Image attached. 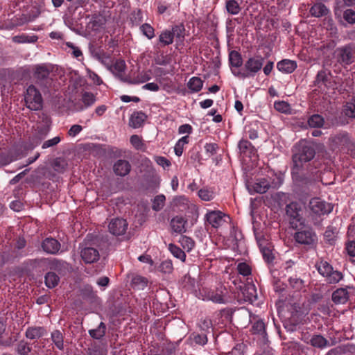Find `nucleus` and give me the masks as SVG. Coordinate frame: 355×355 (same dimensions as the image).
Masks as SVG:
<instances>
[{
  "label": "nucleus",
  "instance_id": "obj_25",
  "mask_svg": "<svg viewBox=\"0 0 355 355\" xmlns=\"http://www.w3.org/2000/svg\"><path fill=\"white\" fill-rule=\"evenodd\" d=\"M147 116L142 112H137L133 113L130 119L129 124L134 128H138L146 119Z\"/></svg>",
  "mask_w": 355,
  "mask_h": 355
},
{
  "label": "nucleus",
  "instance_id": "obj_27",
  "mask_svg": "<svg viewBox=\"0 0 355 355\" xmlns=\"http://www.w3.org/2000/svg\"><path fill=\"white\" fill-rule=\"evenodd\" d=\"M348 298V292L345 288L337 289L332 294V300L336 304H345Z\"/></svg>",
  "mask_w": 355,
  "mask_h": 355
},
{
  "label": "nucleus",
  "instance_id": "obj_46",
  "mask_svg": "<svg viewBox=\"0 0 355 355\" xmlns=\"http://www.w3.org/2000/svg\"><path fill=\"white\" fill-rule=\"evenodd\" d=\"M166 200L165 196L161 194L157 196L153 200L152 208L155 211H159L161 210L164 205Z\"/></svg>",
  "mask_w": 355,
  "mask_h": 355
},
{
  "label": "nucleus",
  "instance_id": "obj_1",
  "mask_svg": "<svg viewBox=\"0 0 355 355\" xmlns=\"http://www.w3.org/2000/svg\"><path fill=\"white\" fill-rule=\"evenodd\" d=\"M332 146L350 154L355 158V142L346 132H339L330 138Z\"/></svg>",
  "mask_w": 355,
  "mask_h": 355
},
{
  "label": "nucleus",
  "instance_id": "obj_56",
  "mask_svg": "<svg viewBox=\"0 0 355 355\" xmlns=\"http://www.w3.org/2000/svg\"><path fill=\"white\" fill-rule=\"evenodd\" d=\"M205 150L206 153L208 155L209 157L213 156L214 155L216 154L217 150L218 149V146L215 143H207L205 145Z\"/></svg>",
  "mask_w": 355,
  "mask_h": 355
},
{
  "label": "nucleus",
  "instance_id": "obj_15",
  "mask_svg": "<svg viewBox=\"0 0 355 355\" xmlns=\"http://www.w3.org/2000/svg\"><path fill=\"white\" fill-rule=\"evenodd\" d=\"M111 72L123 82H128V77L125 76L126 65L123 60H116L112 65L109 67Z\"/></svg>",
  "mask_w": 355,
  "mask_h": 355
},
{
  "label": "nucleus",
  "instance_id": "obj_59",
  "mask_svg": "<svg viewBox=\"0 0 355 355\" xmlns=\"http://www.w3.org/2000/svg\"><path fill=\"white\" fill-rule=\"evenodd\" d=\"M239 149L241 154H245L252 147V144L248 140L242 139L239 143Z\"/></svg>",
  "mask_w": 355,
  "mask_h": 355
},
{
  "label": "nucleus",
  "instance_id": "obj_34",
  "mask_svg": "<svg viewBox=\"0 0 355 355\" xmlns=\"http://www.w3.org/2000/svg\"><path fill=\"white\" fill-rule=\"evenodd\" d=\"M203 85V82L198 77H192L188 82L187 86L193 92H199Z\"/></svg>",
  "mask_w": 355,
  "mask_h": 355
},
{
  "label": "nucleus",
  "instance_id": "obj_19",
  "mask_svg": "<svg viewBox=\"0 0 355 355\" xmlns=\"http://www.w3.org/2000/svg\"><path fill=\"white\" fill-rule=\"evenodd\" d=\"M42 249L48 254H55L60 248V243L53 238H46L42 244Z\"/></svg>",
  "mask_w": 355,
  "mask_h": 355
},
{
  "label": "nucleus",
  "instance_id": "obj_42",
  "mask_svg": "<svg viewBox=\"0 0 355 355\" xmlns=\"http://www.w3.org/2000/svg\"><path fill=\"white\" fill-rule=\"evenodd\" d=\"M344 114L350 118H355V97L344 106Z\"/></svg>",
  "mask_w": 355,
  "mask_h": 355
},
{
  "label": "nucleus",
  "instance_id": "obj_40",
  "mask_svg": "<svg viewBox=\"0 0 355 355\" xmlns=\"http://www.w3.org/2000/svg\"><path fill=\"white\" fill-rule=\"evenodd\" d=\"M168 249L175 257L180 259L182 262L185 261L186 254L182 249L173 244H170Z\"/></svg>",
  "mask_w": 355,
  "mask_h": 355
},
{
  "label": "nucleus",
  "instance_id": "obj_12",
  "mask_svg": "<svg viewBox=\"0 0 355 355\" xmlns=\"http://www.w3.org/2000/svg\"><path fill=\"white\" fill-rule=\"evenodd\" d=\"M276 184L271 181L270 178H261L256 180L252 185V189L256 193H264L268 191L270 187H276Z\"/></svg>",
  "mask_w": 355,
  "mask_h": 355
},
{
  "label": "nucleus",
  "instance_id": "obj_31",
  "mask_svg": "<svg viewBox=\"0 0 355 355\" xmlns=\"http://www.w3.org/2000/svg\"><path fill=\"white\" fill-rule=\"evenodd\" d=\"M312 346L318 348H324L329 345V341L320 335L313 336L309 342Z\"/></svg>",
  "mask_w": 355,
  "mask_h": 355
},
{
  "label": "nucleus",
  "instance_id": "obj_5",
  "mask_svg": "<svg viewBox=\"0 0 355 355\" xmlns=\"http://www.w3.org/2000/svg\"><path fill=\"white\" fill-rule=\"evenodd\" d=\"M286 212L293 228L297 229L304 224V220L302 216V211L300 205L297 202H293L288 204L286 206Z\"/></svg>",
  "mask_w": 355,
  "mask_h": 355
},
{
  "label": "nucleus",
  "instance_id": "obj_54",
  "mask_svg": "<svg viewBox=\"0 0 355 355\" xmlns=\"http://www.w3.org/2000/svg\"><path fill=\"white\" fill-rule=\"evenodd\" d=\"M237 270L239 274L243 276H248L251 274V268L248 264L242 262L239 263L237 266Z\"/></svg>",
  "mask_w": 355,
  "mask_h": 355
},
{
  "label": "nucleus",
  "instance_id": "obj_58",
  "mask_svg": "<svg viewBox=\"0 0 355 355\" xmlns=\"http://www.w3.org/2000/svg\"><path fill=\"white\" fill-rule=\"evenodd\" d=\"M343 18L349 24H355V11L352 9H347L344 11Z\"/></svg>",
  "mask_w": 355,
  "mask_h": 355
},
{
  "label": "nucleus",
  "instance_id": "obj_11",
  "mask_svg": "<svg viewBox=\"0 0 355 355\" xmlns=\"http://www.w3.org/2000/svg\"><path fill=\"white\" fill-rule=\"evenodd\" d=\"M108 228L110 232L113 235H123L128 228V223L123 218H116L110 222Z\"/></svg>",
  "mask_w": 355,
  "mask_h": 355
},
{
  "label": "nucleus",
  "instance_id": "obj_32",
  "mask_svg": "<svg viewBox=\"0 0 355 355\" xmlns=\"http://www.w3.org/2000/svg\"><path fill=\"white\" fill-rule=\"evenodd\" d=\"M52 166L57 173H63L67 170L68 164L65 159L58 157L53 160Z\"/></svg>",
  "mask_w": 355,
  "mask_h": 355
},
{
  "label": "nucleus",
  "instance_id": "obj_13",
  "mask_svg": "<svg viewBox=\"0 0 355 355\" xmlns=\"http://www.w3.org/2000/svg\"><path fill=\"white\" fill-rule=\"evenodd\" d=\"M316 235L311 230H304L295 234V241L301 244L311 245L316 241Z\"/></svg>",
  "mask_w": 355,
  "mask_h": 355
},
{
  "label": "nucleus",
  "instance_id": "obj_38",
  "mask_svg": "<svg viewBox=\"0 0 355 355\" xmlns=\"http://www.w3.org/2000/svg\"><path fill=\"white\" fill-rule=\"evenodd\" d=\"M49 75V70L45 65H37L35 67V76L38 80L46 79Z\"/></svg>",
  "mask_w": 355,
  "mask_h": 355
},
{
  "label": "nucleus",
  "instance_id": "obj_35",
  "mask_svg": "<svg viewBox=\"0 0 355 355\" xmlns=\"http://www.w3.org/2000/svg\"><path fill=\"white\" fill-rule=\"evenodd\" d=\"M229 60L230 64L234 67H239L243 64V60L241 54L236 51H232L229 55Z\"/></svg>",
  "mask_w": 355,
  "mask_h": 355
},
{
  "label": "nucleus",
  "instance_id": "obj_7",
  "mask_svg": "<svg viewBox=\"0 0 355 355\" xmlns=\"http://www.w3.org/2000/svg\"><path fill=\"white\" fill-rule=\"evenodd\" d=\"M309 207L311 212L317 216L328 214L333 210L331 204L327 203L319 198H312L309 201Z\"/></svg>",
  "mask_w": 355,
  "mask_h": 355
},
{
  "label": "nucleus",
  "instance_id": "obj_57",
  "mask_svg": "<svg viewBox=\"0 0 355 355\" xmlns=\"http://www.w3.org/2000/svg\"><path fill=\"white\" fill-rule=\"evenodd\" d=\"M60 141H61L60 137L56 136L51 139H48V140L45 141L42 144V148L43 149H46L48 148L53 147V146H56L58 144H59L60 142Z\"/></svg>",
  "mask_w": 355,
  "mask_h": 355
},
{
  "label": "nucleus",
  "instance_id": "obj_62",
  "mask_svg": "<svg viewBox=\"0 0 355 355\" xmlns=\"http://www.w3.org/2000/svg\"><path fill=\"white\" fill-rule=\"evenodd\" d=\"M83 130V128L80 125H73L70 129L68 131V135L70 137H74L77 135H78L81 130Z\"/></svg>",
  "mask_w": 355,
  "mask_h": 355
},
{
  "label": "nucleus",
  "instance_id": "obj_23",
  "mask_svg": "<svg viewBox=\"0 0 355 355\" xmlns=\"http://www.w3.org/2000/svg\"><path fill=\"white\" fill-rule=\"evenodd\" d=\"M310 14L315 17L326 16L329 13V10L322 3H316L310 8Z\"/></svg>",
  "mask_w": 355,
  "mask_h": 355
},
{
  "label": "nucleus",
  "instance_id": "obj_64",
  "mask_svg": "<svg viewBox=\"0 0 355 355\" xmlns=\"http://www.w3.org/2000/svg\"><path fill=\"white\" fill-rule=\"evenodd\" d=\"M347 254L351 257H355V241H349L346 245Z\"/></svg>",
  "mask_w": 355,
  "mask_h": 355
},
{
  "label": "nucleus",
  "instance_id": "obj_50",
  "mask_svg": "<svg viewBox=\"0 0 355 355\" xmlns=\"http://www.w3.org/2000/svg\"><path fill=\"white\" fill-rule=\"evenodd\" d=\"M107 349L102 345L94 346L88 349V355H107Z\"/></svg>",
  "mask_w": 355,
  "mask_h": 355
},
{
  "label": "nucleus",
  "instance_id": "obj_63",
  "mask_svg": "<svg viewBox=\"0 0 355 355\" xmlns=\"http://www.w3.org/2000/svg\"><path fill=\"white\" fill-rule=\"evenodd\" d=\"M130 143L137 149H140L142 146V142L140 137L136 135L131 136Z\"/></svg>",
  "mask_w": 355,
  "mask_h": 355
},
{
  "label": "nucleus",
  "instance_id": "obj_55",
  "mask_svg": "<svg viewBox=\"0 0 355 355\" xmlns=\"http://www.w3.org/2000/svg\"><path fill=\"white\" fill-rule=\"evenodd\" d=\"M245 291H246L247 297L252 300L257 297V289L254 284H249L245 286Z\"/></svg>",
  "mask_w": 355,
  "mask_h": 355
},
{
  "label": "nucleus",
  "instance_id": "obj_47",
  "mask_svg": "<svg viewBox=\"0 0 355 355\" xmlns=\"http://www.w3.org/2000/svg\"><path fill=\"white\" fill-rule=\"evenodd\" d=\"M140 30L148 39H152L155 37V30L153 27L147 23L141 26Z\"/></svg>",
  "mask_w": 355,
  "mask_h": 355
},
{
  "label": "nucleus",
  "instance_id": "obj_21",
  "mask_svg": "<svg viewBox=\"0 0 355 355\" xmlns=\"http://www.w3.org/2000/svg\"><path fill=\"white\" fill-rule=\"evenodd\" d=\"M277 68L282 73H291L297 68V63L295 61L285 59L277 62Z\"/></svg>",
  "mask_w": 355,
  "mask_h": 355
},
{
  "label": "nucleus",
  "instance_id": "obj_37",
  "mask_svg": "<svg viewBox=\"0 0 355 355\" xmlns=\"http://www.w3.org/2000/svg\"><path fill=\"white\" fill-rule=\"evenodd\" d=\"M159 42L164 46L171 44L173 42V38L171 31H162L159 36Z\"/></svg>",
  "mask_w": 355,
  "mask_h": 355
},
{
  "label": "nucleus",
  "instance_id": "obj_18",
  "mask_svg": "<svg viewBox=\"0 0 355 355\" xmlns=\"http://www.w3.org/2000/svg\"><path fill=\"white\" fill-rule=\"evenodd\" d=\"M131 169V166L128 161L124 159L117 160L114 166L113 170L114 173L119 176L127 175Z\"/></svg>",
  "mask_w": 355,
  "mask_h": 355
},
{
  "label": "nucleus",
  "instance_id": "obj_26",
  "mask_svg": "<svg viewBox=\"0 0 355 355\" xmlns=\"http://www.w3.org/2000/svg\"><path fill=\"white\" fill-rule=\"evenodd\" d=\"M130 284L134 289L144 290L148 285V279L145 277L134 275L131 279Z\"/></svg>",
  "mask_w": 355,
  "mask_h": 355
},
{
  "label": "nucleus",
  "instance_id": "obj_14",
  "mask_svg": "<svg viewBox=\"0 0 355 355\" xmlns=\"http://www.w3.org/2000/svg\"><path fill=\"white\" fill-rule=\"evenodd\" d=\"M81 103L74 104V110L81 112L87 107L92 106L96 101V96L92 93L85 92L81 96Z\"/></svg>",
  "mask_w": 355,
  "mask_h": 355
},
{
  "label": "nucleus",
  "instance_id": "obj_45",
  "mask_svg": "<svg viewBox=\"0 0 355 355\" xmlns=\"http://www.w3.org/2000/svg\"><path fill=\"white\" fill-rule=\"evenodd\" d=\"M182 247L187 252L191 251L195 245L193 240L187 236H182L180 239Z\"/></svg>",
  "mask_w": 355,
  "mask_h": 355
},
{
  "label": "nucleus",
  "instance_id": "obj_10",
  "mask_svg": "<svg viewBox=\"0 0 355 355\" xmlns=\"http://www.w3.org/2000/svg\"><path fill=\"white\" fill-rule=\"evenodd\" d=\"M207 223L214 228H218L224 223H228L230 217L220 211H211L205 215Z\"/></svg>",
  "mask_w": 355,
  "mask_h": 355
},
{
  "label": "nucleus",
  "instance_id": "obj_60",
  "mask_svg": "<svg viewBox=\"0 0 355 355\" xmlns=\"http://www.w3.org/2000/svg\"><path fill=\"white\" fill-rule=\"evenodd\" d=\"M159 270L164 273H170L173 270V265L171 261H162L159 267Z\"/></svg>",
  "mask_w": 355,
  "mask_h": 355
},
{
  "label": "nucleus",
  "instance_id": "obj_29",
  "mask_svg": "<svg viewBox=\"0 0 355 355\" xmlns=\"http://www.w3.org/2000/svg\"><path fill=\"white\" fill-rule=\"evenodd\" d=\"M44 282L49 288H55L60 282V277L53 272H49L46 274Z\"/></svg>",
  "mask_w": 355,
  "mask_h": 355
},
{
  "label": "nucleus",
  "instance_id": "obj_4",
  "mask_svg": "<svg viewBox=\"0 0 355 355\" xmlns=\"http://www.w3.org/2000/svg\"><path fill=\"white\" fill-rule=\"evenodd\" d=\"M25 102L28 108L39 110L42 107V97L40 92L33 85H30L25 95Z\"/></svg>",
  "mask_w": 355,
  "mask_h": 355
},
{
  "label": "nucleus",
  "instance_id": "obj_30",
  "mask_svg": "<svg viewBox=\"0 0 355 355\" xmlns=\"http://www.w3.org/2000/svg\"><path fill=\"white\" fill-rule=\"evenodd\" d=\"M172 205L180 211H184L189 208V200L184 196H177L173 198Z\"/></svg>",
  "mask_w": 355,
  "mask_h": 355
},
{
  "label": "nucleus",
  "instance_id": "obj_43",
  "mask_svg": "<svg viewBox=\"0 0 355 355\" xmlns=\"http://www.w3.org/2000/svg\"><path fill=\"white\" fill-rule=\"evenodd\" d=\"M252 332L254 334L261 335L265 337L266 330L265 324L262 320H257L252 326Z\"/></svg>",
  "mask_w": 355,
  "mask_h": 355
},
{
  "label": "nucleus",
  "instance_id": "obj_52",
  "mask_svg": "<svg viewBox=\"0 0 355 355\" xmlns=\"http://www.w3.org/2000/svg\"><path fill=\"white\" fill-rule=\"evenodd\" d=\"M274 107L278 112L288 113L291 110L290 105L286 101H278L274 103Z\"/></svg>",
  "mask_w": 355,
  "mask_h": 355
},
{
  "label": "nucleus",
  "instance_id": "obj_20",
  "mask_svg": "<svg viewBox=\"0 0 355 355\" xmlns=\"http://www.w3.org/2000/svg\"><path fill=\"white\" fill-rule=\"evenodd\" d=\"M226 291L225 288H217L216 291H209L207 293V299L215 303L225 304Z\"/></svg>",
  "mask_w": 355,
  "mask_h": 355
},
{
  "label": "nucleus",
  "instance_id": "obj_6",
  "mask_svg": "<svg viewBox=\"0 0 355 355\" xmlns=\"http://www.w3.org/2000/svg\"><path fill=\"white\" fill-rule=\"evenodd\" d=\"M263 58L261 56H254L249 58L245 63V69L246 72H239L238 76L242 78H247L250 76H254L263 67Z\"/></svg>",
  "mask_w": 355,
  "mask_h": 355
},
{
  "label": "nucleus",
  "instance_id": "obj_17",
  "mask_svg": "<svg viewBox=\"0 0 355 355\" xmlns=\"http://www.w3.org/2000/svg\"><path fill=\"white\" fill-rule=\"evenodd\" d=\"M187 224V220L182 216H175L171 222L170 226L173 232L177 234H183L186 232V225Z\"/></svg>",
  "mask_w": 355,
  "mask_h": 355
},
{
  "label": "nucleus",
  "instance_id": "obj_9",
  "mask_svg": "<svg viewBox=\"0 0 355 355\" xmlns=\"http://www.w3.org/2000/svg\"><path fill=\"white\" fill-rule=\"evenodd\" d=\"M336 59L343 66L349 65L354 61V50L350 45L338 48L336 50Z\"/></svg>",
  "mask_w": 355,
  "mask_h": 355
},
{
  "label": "nucleus",
  "instance_id": "obj_28",
  "mask_svg": "<svg viewBox=\"0 0 355 355\" xmlns=\"http://www.w3.org/2000/svg\"><path fill=\"white\" fill-rule=\"evenodd\" d=\"M38 37L35 35H28L22 33L19 35H15L12 37V41L17 44H24V43H35L37 42Z\"/></svg>",
  "mask_w": 355,
  "mask_h": 355
},
{
  "label": "nucleus",
  "instance_id": "obj_2",
  "mask_svg": "<svg viewBox=\"0 0 355 355\" xmlns=\"http://www.w3.org/2000/svg\"><path fill=\"white\" fill-rule=\"evenodd\" d=\"M315 156L314 148L305 141L300 142L296 151L293 155V161L295 168H300L303 162L312 159Z\"/></svg>",
  "mask_w": 355,
  "mask_h": 355
},
{
  "label": "nucleus",
  "instance_id": "obj_36",
  "mask_svg": "<svg viewBox=\"0 0 355 355\" xmlns=\"http://www.w3.org/2000/svg\"><path fill=\"white\" fill-rule=\"evenodd\" d=\"M324 123L323 117L319 114H313L308 120V123L311 128H321Z\"/></svg>",
  "mask_w": 355,
  "mask_h": 355
},
{
  "label": "nucleus",
  "instance_id": "obj_51",
  "mask_svg": "<svg viewBox=\"0 0 355 355\" xmlns=\"http://www.w3.org/2000/svg\"><path fill=\"white\" fill-rule=\"evenodd\" d=\"M198 196L201 200L209 201L214 198V193L207 189H202L198 191Z\"/></svg>",
  "mask_w": 355,
  "mask_h": 355
},
{
  "label": "nucleus",
  "instance_id": "obj_41",
  "mask_svg": "<svg viewBox=\"0 0 355 355\" xmlns=\"http://www.w3.org/2000/svg\"><path fill=\"white\" fill-rule=\"evenodd\" d=\"M105 324L103 322H101L96 329L89 330V333L92 338L95 339H100L105 335Z\"/></svg>",
  "mask_w": 355,
  "mask_h": 355
},
{
  "label": "nucleus",
  "instance_id": "obj_49",
  "mask_svg": "<svg viewBox=\"0 0 355 355\" xmlns=\"http://www.w3.org/2000/svg\"><path fill=\"white\" fill-rule=\"evenodd\" d=\"M173 35V38H176L182 40L184 37V27L182 25H177L173 27L171 31Z\"/></svg>",
  "mask_w": 355,
  "mask_h": 355
},
{
  "label": "nucleus",
  "instance_id": "obj_24",
  "mask_svg": "<svg viewBox=\"0 0 355 355\" xmlns=\"http://www.w3.org/2000/svg\"><path fill=\"white\" fill-rule=\"evenodd\" d=\"M49 268L59 272V274H64L69 270V264L64 261H60L55 259L49 261Z\"/></svg>",
  "mask_w": 355,
  "mask_h": 355
},
{
  "label": "nucleus",
  "instance_id": "obj_53",
  "mask_svg": "<svg viewBox=\"0 0 355 355\" xmlns=\"http://www.w3.org/2000/svg\"><path fill=\"white\" fill-rule=\"evenodd\" d=\"M289 284L294 289L299 291L304 286V282L296 277H291L289 278Z\"/></svg>",
  "mask_w": 355,
  "mask_h": 355
},
{
  "label": "nucleus",
  "instance_id": "obj_16",
  "mask_svg": "<svg viewBox=\"0 0 355 355\" xmlns=\"http://www.w3.org/2000/svg\"><path fill=\"white\" fill-rule=\"evenodd\" d=\"M80 257L85 263H92L99 259V252L94 248L85 247L81 250Z\"/></svg>",
  "mask_w": 355,
  "mask_h": 355
},
{
  "label": "nucleus",
  "instance_id": "obj_44",
  "mask_svg": "<svg viewBox=\"0 0 355 355\" xmlns=\"http://www.w3.org/2000/svg\"><path fill=\"white\" fill-rule=\"evenodd\" d=\"M5 324L1 321H0V345L8 347L13 343V340L12 338L9 336L6 338H4L3 334L5 331Z\"/></svg>",
  "mask_w": 355,
  "mask_h": 355
},
{
  "label": "nucleus",
  "instance_id": "obj_61",
  "mask_svg": "<svg viewBox=\"0 0 355 355\" xmlns=\"http://www.w3.org/2000/svg\"><path fill=\"white\" fill-rule=\"evenodd\" d=\"M336 234V232L335 228H334L333 227H328L324 235L326 239L328 241L331 242L334 239Z\"/></svg>",
  "mask_w": 355,
  "mask_h": 355
},
{
  "label": "nucleus",
  "instance_id": "obj_39",
  "mask_svg": "<svg viewBox=\"0 0 355 355\" xmlns=\"http://www.w3.org/2000/svg\"><path fill=\"white\" fill-rule=\"evenodd\" d=\"M51 339L55 345L59 349H62L64 343H63V336L62 334L58 331L55 330L51 333Z\"/></svg>",
  "mask_w": 355,
  "mask_h": 355
},
{
  "label": "nucleus",
  "instance_id": "obj_8",
  "mask_svg": "<svg viewBox=\"0 0 355 355\" xmlns=\"http://www.w3.org/2000/svg\"><path fill=\"white\" fill-rule=\"evenodd\" d=\"M314 83L320 88H322V86L327 89H336L337 88L336 80H331V73L327 69L318 71Z\"/></svg>",
  "mask_w": 355,
  "mask_h": 355
},
{
  "label": "nucleus",
  "instance_id": "obj_48",
  "mask_svg": "<svg viewBox=\"0 0 355 355\" xmlns=\"http://www.w3.org/2000/svg\"><path fill=\"white\" fill-rule=\"evenodd\" d=\"M31 351L29 345L24 340H21L17 347V352L20 355H28Z\"/></svg>",
  "mask_w": 355,
  "mask_h": 355
},
{
  "label": "nucleus",
  "instance_id": "obj_33",
  "mask_svg": "<svg viewBox=\"0 0 355 355\" xmlns=\"http://www.w3.org/2000/svg\"><path fill=\"white\" fill-rule=\"evenodd\" d=\"M225 8L227 12L232 15H238L241 10L239 3L236 0H227Z\"/></svg>",
  "mask_w": 355,
  "mask_h": 355
},
{
  "label": "nucleus",
  "instance_id": "obj_22",
  "mask_svg": "<svg viewBox=\"0 0 355 355\" xmlns=\"http://www.w3.org/2000/svg\"><path fill=\"white\" fill-rule=\"evenodd\" d=\"M46 333V329L42 327H31L27 328L25 336L28 339H38Z\"/></svg>",
  "mask_w": 355,
  "mask_h": 355
},
{
  "label": "nucleus",
  "instance_id": "obj_3",
  "mask_svg": "<svg viewBox=\"0 0 355 355\" xmlns=\"http://www.w3.org/2000/svg\"><path fill=\"white\" fill-rule=\"evenodd\" d=\"M316 268L320 275L327 278L329 284H336L343 278L341 272L334 270L332 266L326 261L317 263Z\"/></svg>",
  "mask_w": 355,
  "mask_h": 355
}]
</instances>
